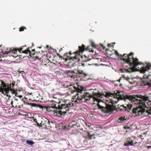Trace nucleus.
Returning <instances> with one entry per match:
<instances>
[{
  "instance_id": "obj_17",
  "label": "nucleus",
  "mask_w": 151,
  "mask_h": 151,
  "mask_svg": "<svg viewBox=\"0 0 151 151\" xmlns=\"http://www.w3.org/2000/svg\"><path fill=\"white\" fill-rule=\"evenodd\" d=\"M26 103L27 104L33 107H36L37 106L36 104L35 103H29L27 102H26Z\"/></svg>"
},
{
  "instance_id": "obj_19",
  "label": "nucleus",
  "mask_w": 151,
  "mask_h": 151,
  "mask_svg": "<svg viewBox=\"0 0 151 151\" xmlns=\"http://www.w3.org/2000/svg\"><path fill=\"white\" fill-rule=\"evenodd\" d=\"M124 129H129L130 130H131L132 129V127H127V126H125L124 127Z\"/></svg>"
},
{
  "instance_id": "obj_5",
  "label": "nucleus",
  "mask_w": 151,
  "mask_h": 151,
  "mask_svg": "<svg viewBox=\"0 0 151 151\" xmlns=\"http://www.w3.org/2000/svg\"><path fill=\"white\" fill-rule=\"evenodd\" d=\"M71 105V104H62L61 106H59L58 109L55 106H52L50 109H56L53 111L54 115L58 117H63L66 114L67 111H69V107Z\"/></svg>"
},
{
  "instance_id": "obj_26",
  "label": "nucleus",
  "mask_w": 151,
  "mask_h": 151,
  "mask_svg": "<svg viewBox=\"0 0 151 151\" xmlns=\"http://www.w3.org/2000/svg\"><path fill=\"white\" fill-rule=\"evenodd\" d=\"M37 126H38V127L40 126V124L38 123H37Z\"/></svg>"
},
{
  "instance_id": "obj_41",
  "label": "nucleus",
  "mask_w": 151,
  "mask_h": 151,
  "mask_svg": "<svg viewBox=\"0 0 151 151\" xmlns=\"http://www.w3.org/2000/svg\"><path fill=\"white\" fill-rule=\"evenodd\" d=\"M22 100L23 101V99H22Z\"/></svg>"
},
{
  "instance_id": "obj_3",
  "label": "nucleus",
  "mask_w": 151,
  "mask_h": 151,
  "mask_svg": "<svg viewBox=\"0 0 151 151\" xmlns=\"http://www.w3.org/2000/svg\"><path fill=\"white\" fill-rule=\"evenodd\" d=\"M127 96V98L125 99V96L124 95V94L123 93V92H120L119 91H118L116 93H111L110 92H108L106 93V97H114V99H116V100H112L111 99V103L113 104H116L117 103L118 101L119 100H124L125 101H127V102H129V103L128 104H125L126 106H124V108L125 109V111H127L128 112H130L131 111V112L133 114H135L136 116H139L138 115H136V114L134 113L132 111L134 110V109L136 108H134L132 110H131V109L132 107V105L131 104L129 103V102L131 103L130 101H125V100L127 99L128 96Z\"/></svg>"
},
{
  "instance_id": "obj_28",
  "label": "nucleus",
  "mask_w": 151,
  "mask_h": 151,
  "mask_svg": "<svg viewBox=\"0 0 151 151\" xmlns=\"http://www.w3.org/2000/svg\"><path fill=\"white\" fill-rule=\"evenodd\" d=\"M13 104V101H12L11 102V104L12 105Z\"/></svg>"
},
{
  "instance_id": "obj_33",
  "label": "nucleus",
  "mask_w": 151,
  "mask_h": 151,
  "mask_svg": "<svg viewBox=\"0 0 151 151\" xmlns=\"http://www.w3.org/2000/svg\"><path fill=\"white\" fill-rule=\"evenodd\" d=\"M35 50L34 49H33L32 50V51H35Z\"/></svg>"
},
{
  "instance_id": "obj_2",
  "label": "nucleus",
  "mask_w": 151,
  "mask_h": 151,
  "mask_svg": "<svg viewBox=\"0 0 151 151\" xmlns=\"http://www.w3.org/2000/svg\"><path fill=\"white\" fill-rule=\"evenodd\" d=\"M104 95L100 93H95L93 95H90L88 93L86 92L82 95V99H85L86 100H88L91 98L93 99L94 101L98 102L97 105L99 109L102 112L105 113L112 112L113 108L110 105L107 104L102 100Z\"/></svg>"
},
{
  "instance_id": "obj_40",
  "label": "nucleus",
  "mask_w": 151,
  "mask_h": 151,
  "mask_svg": "<svg viewBox=\"0 0 151 151\" xmlns=\"http://www.w3.org/2000/svg\"><path fill=\"white\" fill-rule=\"evenodd\" d=\"M39 48H41L40 47H39Z\"/></svg>"
},
{
  "instance_id": "obj_24",
  "label": "nucleus",
  "mask_w": 151,
  "mask_h": 151,
  "mask_svg": "<svg viewBox=\"0 0 151 151\" xmlns=\"http://www.w3.org/2000/svg\"><path fill=\"white\" fill-rule=\"evenodd\" d=\"M78 73L79 74H82L83 73V71H79Z\"/></svg>"
},
{
  "instance_id": "obj_39",
  "label": "nucleus",
  "mask_w": 151,
  "mask_h": 151,
  "mask_svg": "<svg viewBox=\"0 0 151 151\" xmlns=\"http://www.w3.org/2000/svg\"><path fill=\"white\" fill-rule=\"evenodd\" d=\"M32 45H33V43H32Z\"/></svg>"
},
{
  "instance_id": "obj_16",
  "label": "nucleus",
  "mask_w": 151,
  "mask_h": 151,
  "mask_svg": "<svg viewBox=\"0 0 151 151\" xmlns=\"http://www.w3.org/2000/svg\"><path fill=\"white\" fill-rule=\"evenodd\" d=\"M22 52L23 53H25L26 54H27L28 53L32 54L31 53V51L30 50H24V51H22Z\"/></svg>"
},
{
  "instance_id": "obj_1",
  "label": "nucleus",
  "mask_w": 151,
  "mask_h": 151,
  "mask_svg": "<svg viewBox=\"0 0 151 151\" xmlns=\"http://www.w3.org/2000/svg\"><path fill=\"white\" fill-rule=\"evenodd\" d=\"M150 97L147 95H137L136 96H128L125 101H129L134 104L138 105L139 106L134 109L133 111V113L136 115H140L144 113L146 111L143 107L148 108V106L151 105V101L150 100Z\"/></svg>"
},
{
  "instance_id": "obj_14",
  "label": "nucleus",
  "mask_w": 151,
  "mask_h": 151,
  "mask_svg": "<svg viewBox=\"0 0 151 151\" xmlns=\"http://www.w3.org/2000/svg\"><path fill=\"white\" fill-rule=\"evenodd\" d=\"M122 78H124V79L126 80L127 81H129L130 83V80H131V79L127 76L124 75L123 77Z\"/></svg>"
},
{
  "instance_id": "obj_6",
  "label": "nucleus",
  "mask_w": 151,
  "mask_h": 151,
  "mask_svg": "<svg viewBox=\"0 0 151 151\" xmlns=\"http://www.w3.org/2000/svg\"><path fill=\"white\" fill-rule=\"evenodd\" d=\"M14 86V84H10L9 86H7L3 81L0 80V92H1L3 94L5 92L6 94H8V93L11 92L12 94H15L16 96L17 94L16 92L13 90L11 87H13Z\"/></svg>"
},
{
  "instance_id": "obj_9",
  "label": "nucleus",
  "mask_w": 151,
  "mask_h": 151,
  "mask_svg": "<svg viewBox=\"0 0 151 151\" xmlns=\"http://www.w3.org/2000/svg\"><path fill=\"white\" fill-rule=\"evenodd\" d=\"M151 67V65L150 63L147 64L146 65L142 66L140 68L138 67L139 69L137 70L140 72L141 73H144L147 70H149Z\"/></svg>"
},
{
  "instance_id": "obj_29",
  "label": "nucleus",
  "mask_w": 151,
  "mask_h": 151,
  "mask_svg": "<svg viewBox=\"0 0 151 151\" xmlns=\"http://www.w3.org/2000/svg\"><path fill=\"white\" fill-rule=\"evenodd\" d=\"M36 59H38L39 58L37 56V57H36Z\"/></svg>"
},
{
  "instance_id": "obj_15",
  "label": "nucleus",
  "mask_w": 151,
  "mask_h": 151,
  "mask_svg": "<svg viewBox=\"0 0 151 151\" xmlns=\"http://www.w3.org/2000/svg\"><path fill=\"white\" fill-rule=\"evenodd\" d=\"M26 142L27 143L30 145H32L34 143V142L32 140H27L26 141Z\"/></svg>"
},
{
  "instance_id": "obj_20",
  "label": "nucleus",
  "mask_w": 151,
  "mask_h": 151,
  "mask_svg": "<svg viewBox=\"0 0 151 151\" xmlns=\"http://www.w3.org/2000/svg\"><path fill=\"white\" fill-rule=\"evenodd\" d=\"M26 28L25 27H22L20 28H19V31H22L24 30V29H26Z\"/></svg>"
},
{
  "instance_id": "obj_32",
  "label": "nucleus",
  "mask_w": 151,
  "mask_h": 151,
  "mask_svg": "<svg viewBox=\"0 0 151 151\" xmlns=\"http://www.w3.org/2000/svg\"><path fill=\"white\" fill-rule=\"evenodd\" d=\"M9 96V98H11V96H10V95H9V96Z\"/></svg>"
},
{
  "instance_id": "obj_27",
  "label": "nucleus",
  "mask_w": 151,
  "mask_h": 151,
  "mask_svg": "<svg viewBox=\"0 0 151 151\" xmlns=\"http://www.w3.org/2000/svg\"><path fill=\"white\" fill-rule=\"evenodd\" d=\"M18 97L19 98H21L22 97V95H19V96H18Z\"/></svg>"
},
{
  "instance_id": "obj_18",
  "label": "nucleus",
  "mask_w": 151,
  "mask_h": 151,
  "mask_svg": "<svg viewBox=\"0 0 151 151\" xmlns=\"http://www.w3.org/2000/svg\"><path fill=\"white\" fill-rule=\"evenodd\" d=\"M76 89L78 93H82V91H83V89H81L79 88H76Z\"/></svg>"
},
{
  "instance_id": "obj_30",
  "label": "nucleus",
  "mask_w": 151,
  "mask_h": 151,
  "mask_svg": "<svg viewBox=\"0 0 151 151\" xmlns=\"http://www.w3.org/2000/svg\"><path fill=\"white\" fill-rule=\"evenodd\" d=\"M46 48H48V47H49V46H48V45H46Z\"/></svg>"
},
{
  "instance_id": "obj_8",
  "label": "nucleus",
  "mask_w": 151,
  "mask_h": 151,
  "mask_svg": "<svg viewBox=\"0 0 151 151\" xmlns=\"http://www.w3.org/2000/svg\"><path fill=\"white\" fill-rule=\"evenodd\" d=\"M90 47V46H88L86 48H85V45H82V47L79 46V50L76 51V53L79 54L80 52H83L85 50H88L89 51L92 52H93L94 51L92 49L91 50H90L91 49Z\"/></svg>"
},
{
  "instance_id": "obj_7",
  "label": "nucleus",
  "mask_w": 151,
  "mask_h": 151,
  "mask_svg": "<svg viewBox=\"0 0 151 151\" xmlns=\"http://www.w3.org/2000/svg\"><path fill=\"white\" fill-rule=\"evenodd\" d=\"M144 78L142 80L141 86H147L149 87H151V75H147L146 78L144 76Z\"/></svg>"
},
{
  "instance_id": "obj_36",
  "label": "nucleus",
  "mask_w": 151,
  "mask_h": 151,
  "mask_svg": "<svg viewBox=\"0 0 151 151\" xmlns=\"http://www.w3.org/2000/svg\"><path fill=\"white\" fill-rule=\"evenodd\" d=\"M70 77L71 78H72L73 77V76H71Z\"/></svg>"
},
{
  "instance_id": "obj_11",
  "label": "nucleus",
  "mask_w": 151,
  "mask_h": 151,
  "mask_svg": "<svg viewBox=\"0 0 151 151\" xmlns=\"http://www.w3.org/2000/svg\"><path fill=\"white\" fill-rule=\"evenodd\" d=\"M43 124L46 127H49L50 125V122L49 120L46 119L45 120H44Z\"/></svg>"
},
{
  "instance_id": "obj_25",
  "label": "nucleus",
  "mask_w": 151,
  "mask_h": 151,
  "mask_svg": "<svg viewBox=\"0 0 151 151\" xmlns=\"http://www.w3.org/2000/svg\"><path fill=\"white\" fill-rule=\"evenodd\" d=\"M9 52L8 51H4V52H3V53L4 54H8Z\"/></svg>"
},
{
  "instance_id": "obj_4",
  "label": "nucleus",
  "mask_w": 151,
  "mask_h": 151,
  "mask_svg": "<svg viewBox=\"0 0 151 151\" xmlns=\"http://www.w3.org/2000/svg\"><path fill=\"white\" fill-rule=\"evenodd\" d=\"M115 53L116 55L121 57V60L128 63L130 66H133L134 68H136L138 65L142 64V63H139L137 58H133L132 56L133 55L132 53H131L129 55L124 54L123 56L122 55H120L117 50L115 51Z\"/></svg>"
},
{
  "instance_id": "obj_12",
  "label": "nucleus",
  "mask_w": 151,
  "mask_h": 151,
  "mask_svg": "<svg viewBox=\"0 0 151 151\" xmlns=\"http://www.w3.org/2000/svg\"><path fill=\"white\" fill-rule=\"evenodd\" d=\"M127 118H126L125 116L120 117L119 118L118 121L119 122H121L127 120Z\"/></svg>"
},
{
  "instance_id": "obj_35",
  "label": "nucleus",
  "mask_w": 151,
  "mask_h": 151,
  "mask_svg": "<svg viewBox=\"0 0 151 151\" xmlns=\"http://www.w3.org/2000/svg\"><path fill=\"white\" fill-rule=\"evenodd\" d=\"M93 135H94V134H93V135H91V137H91V138H90V139H91V137H92V136Z\"/></svg>"
},
{
  "instance_id": "obj_31",
  "label": "nucleus",
  "mask_w": 151,
  "mask_h": 151,
  "mask_svg": "<svg viewBox=\"0 0 151 151\" xmlns=\"http://www.w3.org/2000/svg\"><path fill=\"white\" fill-rule=\"evenodd\" d=\"M15 100L17 101H18V99H15Z\"/></svg>"
},
{
  "instance_id": "obj_21",
  "label": "nucleus",
  "mask_w": 151,
  "mask_h": 151,
  "mask_svg": "<svg viewBox=\"0 0 151 151\" xmlns=\"http://www.w3.org/2000/svg\"><path fill=\"white\" fill-rule=\"evenodd\" d=\"M146 113L150 115L151 114V109L150 110H147L146 111Z\"/></svg>"
},
{
  "instance_id": "obj_37",
  "label": "nucleus",
  "mask_w": 151,
  "mask_h": 151,
  "mask_svg": "<svg viewBox=\"0 0 151 151\" xmlns=\"http://www.w3.org/2000/svg\"><path fill=\"white\" fill-rule=\"evenodd\" d=\"M60 49H61V50H63V49H62V48H60Z\"/></svg>"
},
{
  "instance_id": "obj_22",
  "label": "nucleus",
  "mask_w": 151,
  "mask_h": 151,
  "mask_svg": "<svg viewBox=\"0 0 151 151\" xmlns=\"http://www.w3.org/2000/svg\"><path fill=\"white\" fill-rule=\"evenodd\" d=\"M91 42L92 46L93 47H95V45L94 42L92 41H91Z\"/></svg>"
},
{
  "instance_id": "obj_34",
  "label": "nucleus",
  "mask_w": 151,
  "mask_h": 151,
  "mask_svg": "<svg viewBox=\"0 0 151 151\" xmlns=\"http://www.w3.org/2000/svg\"><path fill=\"white\" fill-rule=\"evenodd\" d=\"M122 78H120L119 80V82H120V81H121V79Z\"/></svg>"
},
{
  "instance_id": "obj_13",
  "label": "nucleus",
  "mask_w": 151,
  "mask_h": 151,
  "mask_svg": "<svg viewBox=\"0 0 151 151\" xmlns=\"http://www.w3.org/2000/svg\"><path fill=\"white\" fill-rule=\"evenodd\" d=\"M64 73L65 74L67 75H68L70 73H75V72L72 70H66L65 71Z\"/></svg>"
},
{
  "instance_id": "obj_10",
  "label": "nucleus",
  "mask_w": 151,
  "mask_h": 151,
  "mask_svg": "<svg viewBox=\"0 0 151 151\" xmlns=\"http://www.w3.org/2000/svg\"><path fill=\"white\" fill-rule=\"evenodd\" d=\"M128 142L124 143V145L127 146H134L133 143L134 141L131 139V138H128Z\"/></svg>"
},
{
  "instance_id": "obj_38",
  "label": "nucleus",
  "mask_w": 151,
  "mask_h": 151,
  "mask_svg": "<svg viewBox=\"0 0 151 151\" xmlns=\"http://www.w3.org/2000/svg\"><path fill=\"white\" fill-rule=\"evenodd\" d=\"M42 122H41V123H40L41 124V125H42Z\"/></svg>"
},
{
  "instance_id": "obj_23",
  "label": "nucleus",
  "mask_w": 151,
  "mask_h": 151,
  "mask_svg": "<svg viewBox=\"0 0 151 151\" xmlns=\"http://www.w3.org/2000/svg\"><path fill=\"white\" fill-rule=\"evenodd\" d=\"M25 46H26V45H24V46H23L22 47H21L20 48H19V51L20 52V51H22L23 49V47H24Z\"/></svg>"
}]
</instances>
